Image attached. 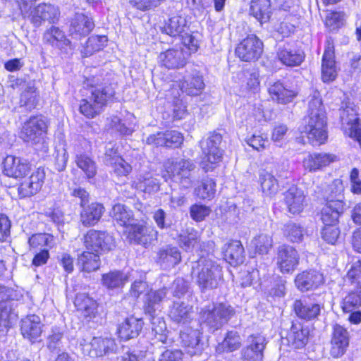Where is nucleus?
Returning <instances> with one entry per match:
<instances>
[{"mask_svg":"<svg viewBox=\"0 0 361 361\" xmlns=\"http://www.w3.org/2000/svg\"><path fill=\"white\" fill-rule=\"evenodd\" d=\"M305 131L312 145H321L327 138L326 117L320 94L314 92L308 102L307 116L304 118Z\"/></svg>","mask_w":361,"mask_h":361,"instance_id":"1","label":"nucleus"},{"mask_svg":"<svg viewBox=\"0 0 361 361\" xmlns=\"http://www.w3.org/2000/svg\"><path fill=\"white\" fill-rule=\"evenodd\" d=\"M192 269L195 283L202 293L217 288L223 281L222 267L211 259L200 258Z\"/></svg>","mask_w":361,"mask_h":361,"instance_id":"2","label":"nucleus"},{"mask_svg":"<svg viewBox=\"0 0 361 361\" xmlns=\"http://www.w3.org/2000/svg\"><path fill=\"white\" fill-rule=\"evenodd\" d=\"M235 314L232 306L220 302L202 307L199 312V320L209 331L214 332L226 324Z\"/></svg>","mask_w":361,"mask_h":361,"instance_id":"3","label":"nucleus"},{"mask_svg":"<svg viewBox=\"0 0 361 361\" xmlns=\"http://www.w3.org/2000/svg\"><path fill=\"white\" fill-rule=\"evenodd\" d=\"M167 288H163L157 290L147 292L144 300V310L145 314L150 316L152 329L156 334L159 335V338L161 342L165 343V336L163 334L166 329V326L163 318L156 317L155 312L160 309V303L166 298Z\"/></svg>","mask_w":361,"mask_h":361,"instance_id":"4","label":"nucleus"},{"mask_svg":"<svg viewBox=\"0 0 361 361\" xmlns=\"http://www.w3.org/2000/svg\"><path fill=\"white\" fill-rule=\"evenodd\" d=\"M164 167L168 175L178 182L181 188H190L193 185L192 173L196 169V165L190 159H169Z\"/></svg>","mask_w":361,"mask_h":361,"instance_id":"5","label":"nucleus"},{"mask_svg":"<svg viewBox=\"0 0 361 361\" xmlns=\"http://www.w3.org/2000/svg\"><path fill=\"white\" fill-rule=\"evenodd\" d=\"M114 90L112 87L106 86L100 89H96L91 92V95L81 101L80 111L87 118H93L99 114L106 102L114 95Z\"/></svg>","mask_w":361,"mask_h":361,"instance_id":"6","label":"nucleus"},{"mask_svg":"<svg viewBox=\"0 0 361 361\" xmlns=\"http://www.w3.org/2000/svg\"><path fill=\"white\" fill-rule=\"evenodd\" d=\"M221 144L222 136L216 132L210 133L207 138L200 141V145L204 155L202 164L208 162L215 164L221 161L224 152Z\"/></svg>","mask_w":361,"mask_h":361,"instance_id":"7","label":"nucleus"},{"mask_svg":"<svg viewBox=\"0 0 361 361\" xmlns=\"http://www.w3.org/2000/svg\"><path fill=\"white\" fill-rule=\"evenodd\" d=\"M263 51V43L256 35H248L235 48V55L243 61H257Z\"/></svg>","mask_w":361,"mask_h":361,"instance_id":"8","label":"nucleus"},{"mask_svg":"<svg viewBox=\"0 0 361 361\" xmlns=\"http://www.w3.org/2000/svg\"><path fill=\"white\" fill-rule=\"evenodd\" d=\"M48 128L47 121L42 116L30 117L23 126L20 137L27 142L37 143Z\"/></svg>","mask_w":361,"mask_h":361,"instance_id":"9","label":"nucleus"},{"mask_svg":"<svg viewBox=\"0 0 361 361\" xmlns=\"http://www.w3.org/2000/svg\"><path fill=\"white\" fill-rule=\"evenodd\" d=\"M276 267L283 274H291L297 269L300 256L298 251L288 245H280L277 249Z\"/></svg>","mask_w":361,"mask_h":361,"instance_id":"10","label":"nucleus"},{"mask_svg":"<svg viewBox=\"0 0 361 361\" xmlns=\"http://www.w3.org/2000/svg\"><path fill=\"white\" fill-rule=\"evenodd\" d=\"M84 243L88 251L101 255L114 247V240L111 235L106 232L91 229L84 236Z\"/></svg>","mask_w":361,"mask_h":361,"instance_id":"11","label":"nucleus"},{"mask_svg":"<svg viewBox=\"0 0 361 361\" xmlns=\"http://www.w3.org/2000/svg\"><path fill=\"white\" fill-rule=\"evenodd\" d=\"M340 118L344 133L357 140L360 135L361 125L359 123L357 111L353 103L348 102L340 109Z\"/></svg>","mask_w":361,"mask_h":361,"instance_id":"12","label":"nucleus"},{"mask_svg":"<svg viewBox=\"0 0 361 361\" xmlns=\"http://www.w3.org/2000/svg\"><path fill=\"white\" fill-rule=\"evenodd\" d=\"M267 341L261 334H252L247 338V345L241 350L243 361H262Z\"/></svg>","mask_w":361,"mask_h":361,"instance_id":"13","label":"nucleus"},{"mask_svg":"<svg viewBox=\"0 0 361 361\" xmlns=\"http://www.w3.org/2000/svg\"><path fill=\"white\" fill-rule=\"evenodd\" d=\"M294 283L298 290L305 293L319 288L324 283V278L320 271L309 269L298 274Z\"/></svg>","mask_w":361,"mask_h":361,"instance_id":"14","label":"nucleus"},{"mask_svg":"<svg viewBox=\"0 0 361 361\" xmlns=\"http://www.w3.org/2000/svg\"><path fill=\"white\" fill-rule=\"evenodd\" d=\"M349 341L348 331L343 326L336 324L331 334L330 355L334 358L343 356L349 345Z\"/></svg>","mask_w":361,"mask_h":361,"instance_id":"15","label":"nucleus"},{"mask_svg":"<svg viewBox=\"0 0 361 361\" xmlns=\"http://www.w3.org/2000/svg\"><path fill=\"white\" fill-rule=\"evenodd\" d=\"M158 232L152 226H147L135 221L129 227L128 237L135 243L147 247L157 240Z\"/></svg>","mask_w":361,"mask_h":361,"instance_id":"16","label":"nucleus"},{"mask_svg":"<svg viewBox=\"0 0 361 361\" xmlns=\"http://www.w3.org/2000/svg\"><path fill=\"white\" fill-rule=\"evenodd\" d=\"M268 92L271 99L278 104H286L293 101L298 92L296 88L280 82H270Z\"/></svg>","mask_w":361,"mask_h":361,"instance_id":"17","label":"nucleus"},{"mask_svg":"<svg viewBox=\"0 0 361 361\" xmlns=\"http://www.w3.org/2000/svg\"><path fill=\"white\" fill-rule=\"evenodd\" d=\"M3 166L5 175L15 178L24 177L30 170L27 160L11 155L4 159Z\"/></svg>","mask_w":361,"mask_h":361,"instance_id":"18","label":"nucleus"},{"mask_svg":"<svg viewBox=\"0 0 361 361\" xmlns=\"http://www.w3.org/2000/svg\"><path fill=\"white\" fill-rule=\"evenodd\" d=\"M158 63L168 69H176L183 67L187 60L183 49L171 48L159 54Z\"/></svg>","mask_w":361,"mask_h":361,"instance_id":"19","label":"nucleus"},{"mask_svg":"<svg viewBox=\"0 0 361 361\" xmlns=\"http://www.w3.org/2000/svg\"><path fill=\"white\" fill-rule=\"evenodd\" d=\"M334 57V44L328 40L322 63V79L324 82L333 81L337 76V67Z\"/></svg>","mask_w":361,"mask_h":361,"instance_id":"20","label":"nucleus"},{"mask_svg":"<svg viewBox=\"0 0 361 361\" xmlns=\"http://www.w3.org/2000/svg\"><path fill=\"white\" fill-rule=\"evenodd\" d=\"M337 157L329 153H312L305 156L302 160L303 167L309 172H315L322 170L329 166L331 163L335 162Z\"/></svg>","mask_w":361,"mask_h":361,"instance_id":"21","label":"nucleus"},{"mask_svg":"<svg viewBox=\"0 0 361 361\" xmlns=\"http://www.w3.org/2000/svg\"><path fill=\"white\" fill-rule=\"evenodd\" d=\"M44 172L37 169L31 176L20 183L18 188V194L21 197H30L36 194L44 183Z\"/></svg>","mask_w":361,"mask_h":361,"instance_id":"22","label":"nucleus"},{"mask_svg":"<svg viewBox=\"0 0 361 361\" xmlns=\"http://www.w3.org/2000/svg\"><path fill=\"white\" fill-rule=\"evenodd\" d=\"M204 88L203 77L196 69L187 72L180 83L181 90L188 95H198Z\"/></svg>","mask_w":361,"mask_h":361,"instance_id":"23","label":"nucleus"},{"mask_svg":"<svg viewBox=\"0 0 361 361\" xmlns=\"http://www.w3.org/2000/svg\"><path fill=\"white\" fill-rule=\"evenodd\" d=\"M73 304L78 312L86 319L95 317L98 304L95 300L87 293H78L74 298Z\"/></svg>","mask_w":361,"mask_h":361,"instance_id":"24","label":"nucleus"},{"mask_svg":"<svg viewBox=\"0 0 361 361\" xmlns=\"http://www.w3.org/2000/svg\"><path fill=\"white\" fill-rule=\"evenodd\" d=\"M200 331L193 329L192 326H185L180 331L181 343L185 348L187 353L192 356L200 353L202 350V345L200 343Z\"/></svg>","mask_w":361,"mask_h":361,"instance_id":"25","label":"nucleus"},{"mask_svg":"<svg viewBox=\"0 0 361 361\" xmlns=\"http://www.w3.org/2000/svg\"><path fill=\"white\" fill-rule=\"evenodd\" d=\"M59 16V10L50 4H39L32 11L31 21L36 27H39L44 21L54 23Z\"/></svg>","mask_w":361,"mask_h":361,"instance_id":"26","label":"nucleus"},{"mask_svg":"<svg viewBox=\"0 0 361 361\" xmlns=\"http://www.w3.org/2000/svg\"><path fill=\"white\" fill-rule=\"evenodd\" d=\"M224 259L232 266L243 263L245 259L244 247L240 240H231L222 247Z\"/></svg>","mask_w":361,"mask_h":361,"instance_id":"27","label":"nucleus"},{"mask_svg":"<svg viewBox=\"0 0 361 361\" xmlns=\"http://www.w3.org/2000/svg\"><path fill=\"white\" fill-rule=\"evenodd\" d=\"M41 319L39 316L31 314L21 320V334L24 338L34 343L42 332Z\"/></svg>","mask_w":361,"mask_h":361,"instance_id":"28","label":"nucleus"},{"mask_svg":"<svg viewBox=\"0 0 361 361\" xmlns=\"http://www.w3.org/2000/svg\"><path fill=\"white\" fill-rule=\"evenodd\" d=\"M90 355L91 357H102L114 353L117 345L111 338L94 337L90 343Z\"/></svg>","mask_w":361,"mask_h":361,"instance_id":"29","label":"nucleus"},{"mask_svg":"<svg viewBox=\"0 0 361 361\" xmlns=\"http://www.w3.org/2000/svg\"><path fill=\"white\" fill-rule=\"evenodd\" d=\"M144 322L142 319L135 317L126 318L118 326L119 337L125 341L136 338L142 329Z\"/></svg>","mask_w":361,"mask_h":361,"instance_id":"30","label":"nucleus"},{"mask_svg":"<svg viewBox=\"0 0 361 361\" xmlns=\"http://www.w3.org/2000/svg\"><path fill=\"white\" fill-rule=\"evenodd\" d=\"M305 196L302 190L293 185L284 192V201L292 214L300 213L304 207Z\"/></svg>","mask_w":361,"mask_h":361,"instance_id":"31","label":"nucleus"},{"mask_svg":"<svg viewBox=\"0 0 361 361\" xmlns=\"http://www.w3.org/2000/svg\"><path fill=\"white\" fill-rule=\"evenodd\" d=\"M293 309L298 317L310 321L319 317L322 305L319 303H308L305 300H296L293 303Z\"/></svg>","mask_w":361,"mask_h":361,"instance_id":"32","label":"nucleus"},{"mask_svg":"<svg viewBox=\"0 0 361 361\" xmlns=\"http://www.w3.org/2000/svg\"><path fill=\"white\" fill-rule=\"evenodd\" d=\"M9 290L5 286H0V332H7L10 327V317L11 313V302L8 300Z\"/></svg>","mask_w":361,"mask_h":361,"instance_id":"33","label":"nucleus"},{"mask_svg":"<svg viewBox=\"0 0 361 361\" xmlns=\"http://www.w3.org/2000/svg\"><path fill=\"white\" fill-rule=\"evenodd\" d=\"M169 317L176 323L186 325L192 321V307L183 302H174Z\"/></svg>","mask_w":361,"mask_h":361,"instance_id":"34","label":"nucleus"},{"mask_svg":"<svg viewBox=\"0 0 361 361\" xmlns=\"http://www.w3.org/2000/svg\"><path fill=\"white\" fill-rule=\"evenodd\" d=\"M92 20L83 13H76L69 27V35L86 36L94 28Z\"/></svg>","mask_w":361,"mask_h":361,"instance_id":"35","label":"nucleus"},{"mask_svg":"<svg viewBox=\"0 0 361 361\" xmlns=\"http://www.w3.org/2000/svg\"><path fill=\"white\" fill-rule=\"evenodd\" d=\"M249 13L261 24L268 22L272 14L270 0H251Z\"/></svg>","mask_w":361,"mask_h":361,"instance_id":"36","label":"nucleus"},{"mask_svg":"<svg viewBox=\"0 0 361 361\" xmlns=\"http://www.w3.org/2000/svg\"><path fill=\"white\" fill-rule=\"evenodd\" d=\"M277 56L279 61L287 66H299L305 59V54L302 50L293 49L289 45L280 47Z\"/></svg>","mask_w":361,"mask_h":361,"instance_id":"37","label":"nucleus"},{"mask_svg":"<svg viewBox=\"0 0 361 361\" xmlns=\"http://www.w3.org/2000/svg\"><path fill=\"white\" fill-rule=\"evenodd\" d=\"M309 333L307 327L300 323L293 324L286 339L291 347L300 349L308 342Z\"/></svg>","mask_w":361,"mask_h":361,"instance_id":"38","label":"nucleus"},{"mask_svg":"<svg viewBox=\"0 0 361 361\" xmlns=\"http://www.w3.org/2000/svg\"><path fill=\"white\" fill-rule=\"evenodd\" d=\"M188 27V22L185 17L175 16L165 21L160 27L162 33L175 37L180 36Z\"/></svg>","mask_w":361,"mask_h":361,"instance_id":"39","label":"nucleus"},{"mask_svg":"<svg viewBox=\"0 0 361 361\" xmlns=\"http://www.w3.org/2000/svg\"><path fill=\"white\" fill-rule=\"evenodd\" d=\"M258 182L260 185L262 193L265 196L272 197L279 191V183L275 176L266 169L259 170Z\"/></svg>","mask_w":361,"mask_h":361,"instance_id":"40","label":"nucleus"},{"mask_svg":"<svg viewBox=\"0 0 361 361\" xmlns=\"http://www.w3.org/2000/svg\"><path fill=\"white\" fill-rule=\"evenodd\" d=\"M343 211V203L326 202L321 212V219L324 226H336Z\"/></svg>","mask_w":361,"mask_h":361,"instance_id":"41","label":"nucleus"},{"mask_svg":"<svg viewBox=\"0 0 361 361\" xmlns=\"http://www.w3.org/2000/svg\"><path fill=\"white\" fill-rule=\"evenodd\" d=\"M181 261V255L176 247L164 246L157 252V262L167 267H174Z\"/></svg>","mask_w":361,"mask_h":361,"instance_id":"42","label":"nucleus"},{"mask_svg":"<svg viewBox=\"0 0 361 361\" xmlns=\"http://www.w3.org/2000/svg\"><path fill=\"white\" fill-rule=\"evenodd\" d=\"M128 281L127 274L119 270L109 271L102 275V285L108 289H118Z\"/></svg>","mask_w":361,"mask_h":361,"instance_id":"43","label":"nucleus"},{"mask_svg":"<svg viewBox=\"0 0 361 361\" xmlns=\"http://www.w3.org/2000/svg\"><path fill=\"white\" fill-rule=\"evenodd\" d=\"M104 207L99 203H92L87 208L85 209L80 214V221L85 226H91L97 224L100 219L103 212Z\"/></svg>","mask_w":361,"mask_h":361,"instance_id":"44","label":"nucleus"},{"mask_svg":"<svg viewBox=\"0 0 361 361\" xmlns=\"http://www.w3.org/2000/svg\"><path fill=\"white\" fill-rule=\"evenodd\" d=\"M112 217L119 225L127 228L136 221L133 212L122 204H116L113 207Z\"/></svg>","mask_w":361,"mask_h":361,"instance_id":"45","label":"nucleus"},{"mask_svg":"<svg viewBox=\"0 0 361 361\" xmlns=\"http://www.w3.org/2000/svg\"><path fill=\"white\" fill-rule=\"evenodd\" d=\"M78 265L84 271H93L100 267L99 254L87 251L83 252L78 258Z\"/></svg>","mask_w":361,"mask_h":361,"instance_id":"46","label":"nucleus"},{"mask_svg":"<svg viewBox=\"0 0 361 361\" xmlns=\"http://www.w3.org/2000/svg\"><path fill=\"white\" fill-rule=\"evenodd\" d=\"M38 102V94L36 92L35 85L29 82L25 85V89L20 94V108H24L26 111L34 109Z\"/></svg>","mask_w":361,"mask_h":361,"instance_id":"47","label":"nucleus"},{"mask_svg":"<svg viewBox=\"0 0 361 361\" xmlns=\"http://www.w3.org/2000/svg\"><path fill=\"white\" fill-rule=\"evenodd\" d=\"M343 185L341 180L336 179L330 184L326 188L324 197L326 202H337L343 203Z\"/></svg>","mask_w":361,"mask_h":361,"instance_id":"48","label":"nucleus"},{"mask_svg":"<svg viewBox=\"0 0 361 361\" xmlns=\"http://www.w3.org/2000/svg\"><path fill=\"white\" fill-rule=\"evenodd\" d=\"M199 241L200 235L194 228H188L178 236L180 246L186 251L192 250Z\"/></svg>","mask_w":361,"mask_h":361,"instance_id":"49","label":"nucleus"},{"mask_svg":"<svg viewBox=\"0 0 361 361\" xmlns=\"http://www.w3.org/2000/svg\"><path fill=\"white\" fill-rule=\"evenodd\" d=\"M28 243L30 249L34 250L51 247L54 244V237L46 233H35L29 238Z\"/></svg>","mask_w":361,"mask_h":361,"instance_id":"50","label":"nucleus"},{"mask_svg":"<svg viewBox=\"0 0 361 361\" xmlns=\"http://www.w3.org/2000/svg\"><path fill=\"white\" fill-rule=\"evenodd\" d=\"M107 42V37L104 35H93L88 38L85 46L81 51L84 56H89L96 51L102 49Z\"/></svg>","mask_w":361,"mask_h":361,"instance_id":"51","label":"nucleus"},{"mask_svg":"<svg viewBox=\"0 0 361 361\" xmlns=\"http://www.w3.org/2000/svg\"><path fill=\"white\" fill-rule=\"evenodd\" d=\"M255 252L259 255H267L273 246L271 236L268 234L261 233L252 240Z\"/></svg>","mask_w":361,"mask_h":361,"instance_id":"52","label":"nucleus"},{"mask_svg":"<svg viewBox=\"0 0 361 361\" xmlns=\"http://www.w3.org/2000/svg\"><path fill=\"white\" fill-rule=\"evenodd\" d=\"M216 184L212 178H204L201 185L195 189V195L202 199H211L215 193Z\"/></svg>","mask_w":361,"mask_h":361,"instance_id":"53","label":"nucleus"},{"mask_svg":"<svg viewBox=\"0 0 361 361\" xmlns=\"http://www.w3.org/2000/svg\"><path fill=\"white\" fill-rule=\"evenodd\" d=\"M361 306V288L350 292L346 295L342 302V309L345 312H353Z\"/></svg>","mask_w":361,"mask_h":361,"instance_id":"54","label":"nucleus"},{"mask_svg":"<svg viewBox=\"0 0 361 361\" xmlns=\"http://www.w3.org/2000/svg\"><path fill=\"white\" fill-rule=\"evenodd\" d=\"M283 233L286 238L293 243H299L303 238L302 228L293 222H289L284 226Z\"/></svg>","mask_w":361,"mask_h":361,"instance_id":"55","label":"nucleus"},{"mask_svg":"<svg viewBox=\"0 0 361 361\" xmlns=\"http://www.w3.org/2000/svg\"><path fill=\"white\" fill-rule=\"evenodd\" d=\"M241 345V338L235 331H230L226 334L222 342V347L228 352L238 349Z\"/></svg>","mask_w":361,"mask_h":361,"instance_id":"56","label":"nucleus"},{"mask_svg":"<svg viewBox=\"0 0 361 361\" xmlns=\"http://www.w3.org/2000/svg\"><path fill=\"white\" fill-rule=\"evenodd\" d=\"M75 162L88 178L93 177L96 173L95 163L86 155L78 156Z\"/></svg>","mask_w":361,"mask_h":361,"instance_id":"57","label":"nucleus"},{"mask_svg":"<svg viewBox=\"0 0 361 361\" xmlns=\"http://www.w3.org/2000/svg\"><path fill=\"white\" fill-rule=\"evenodd\" d=\"M109 166L112 168L114 173L117 176H126L132 171L130 164L126 162L122 157L116 158V159Z\"/></svg>","mask_w":361,"mask_h":361,"instance_id":"58","label":"nucleus"},{"mask_svg":"<svg viewBox=\"0 0 361 361\" xmlns=\"http://www.w3.org/2000/svg\"><path fill=\"white\" fill-rule=\"evenodd\" d=\"M165 133V147H178L183 142V135L177 130H166Z\"/></svg>","mask_w":361,"mask_h":361,"instance_id":"59","label":"nucleus"},{"mask_svg":"<svg viewBox=\"0 0 361 361\" xmlns=\"http://www.w3.org/2000/svg\"><path fill=\"white\" fill-rule=\"evenodd\" d=\"M211 212L209 207L202 204H193L190 207V214L192 219L196 221H203Z\"/></svg>","mask_w":361,"mask_h":361,"instance_id":"60","label":"nucleus"},{"mask_svg":"<svg viewBox=\"0 0 361 361\" xmlns=\"http://www.w3.org/2000/svg\"><path fill=\"white\" fill-rule=\"evenodd\" d=\"M172 288L173 296L180 298L189 291L190 284L184 279L177 278L173 283Z\"/></svg>","mask_w":361,"mask_h":361,"instance_id":"61","label":"nucleus"},{"mask_svg":"<svg viewBox=\"0 0 361 361\" xmlns=\"http://www.w3.org/2000/svg\"><path fill=\"white\" fill-rule=\"evenodd\" d=\"M339 230L336 226H324L321 234L322 238L329 244H335L339 236Z\"/></svg>","mask_w":361,"mask_h":361,"instance_id":"62","label":"nucleus"},{"mask_svg":"<svg viewBox=\"0 0 361 361\" xmlns=\"http://www.w3.org/2000/svg\"><path fill=\"white\" fill-rule=\"evenodd\" d=\"M347 278L352 283H356L360 286L361 288V260L354 262L348 271Z\"/></svg>","mask_w":361,"mask_h":361,"instance_id":"63","label":"nucleus"},{"mask_svg":"<svg viewBox=\"0 0 361 361\" xmlns=\"http://www.w3.org/2000/svg\"><path fill=\"white\" fill-rule=\"evenodd\" d=\"M157 227L160 229H168L171 226V221L166 220V214L162 209H158L152 216Z\"/></svg>","mask_w":361,"mask_h":361,"instance_id":"64","label":"nucleus"}]
</instances>
